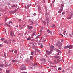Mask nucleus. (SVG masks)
Returning <instances> with one entry per match:
<instances>
[{
  "label": "nucleus",
  "instance_id": "1",
  "mask_svg": "<svg viewBox=\"0 0 73 73\" xmlns=\"http://www.w3.org/2000/svg\"><path fill=\"white\" fill-rule=\"evenodd\" d=\"M50 52L48 51V50H46V53L48 55H50V54H51V52H52L53 51V48H54V46H51L50 47Z\"/></svg>",
  "mask_w": 73,
  "mask_h": 73
},
{
  "label": "nucleus",
  "instance_id": "2",
  "mask_svg": "<svg viewBox=\"0 0 73 73\" xmlns=\"http://www.w3.org/2000/svg\"><path fill=\"white\" fill-rule=\"evenodd\" d=\"M46 20L47 21V25H48V24H49V18L48 17H47V18L46 19Z\"/></svg>",
  "mask_w": 73,
  "mask_h": 73
},
{
  "label": "nucleus",
  "instance_id": "3",
  "mask_svg": "<svg viewBox=\"0 0 73 73\" xmlns=\"http://www.w3.org/2000/svg\"><path fill=\"white\" fill-rule=\"evenodd\" d=\"M55 58H57V61H58V60H59V59H60V58H61L60 57V56L59 57V56H55Z\"/></svg>",
  "mask_w": 73,
  "mask_h": 73
},
{
  "label": "nucleus",
  "instance_id": "4",
  "mask_svg": "<svg viewBox=\"0 0 73 73\" xmlns=\"http://www.w3.org/2000/svg\"><path fill=\"white\" fill-rule=\"evenodd\" d=\"M21 70H26V68H25V66H24V67L21 69Z\"/></svg>",
  "mask_w": 73,
  "mask_h": 73
},
{
  "label": "nucleus",
  "instance_id": "5",
  "mask_svg": "<svg viewBox=\"0 0 73 73\" xmlns=\"http://www.w3.org/2000/svg\"><path fill=\"white\" fill-rule=\"evenodd\" d=\"M57 50V52H58L57 54H58V55H59V54H60V53H61V51H60V50Z\"/></svg>",
  "mask_w": 73,
  "mask_h": 73
},
{
  "label": "nucleus",
  "instance_id": "6",
  "mask_svg": "<svg viewBox=\"0 0 73 73\" xmlns=\"http://www.w3.org/2000/svg\"><path fill=\"white\" fill-rule=\"evenodd\" d=\"M68 48L69 49H72L73 48V46L70 45L69 46H68Z\"/></svg>",
  "mask_w": 73,
  "mask_h": 73
},
{
  "label": "nucleus",
  "instance_id": "7",
  "mask_svg": "<svg viewBox=\"0 0 73 73\" xmlns=\"http://www.w3.org/2000/svg\"><path fill=\"white\" fill-rule=\"evenodd\" d=\"M27 27L28 28H29V29H32V28H33V27H32V26H30L29 25H28L27 26Z\"/></svg>",
  "mask_w": 73,
  "mask_h": 73
},
{
  "label": "nucleus",
  "instance_id": "8",
  "mask_svg": "<svg viewBox=\"0 0 73 73\" xmlns=\"http://www.w3.org/2000/svg\"><path fill=\"white\" fill-rule=\"evenodd\" d=\"M10 36L11 37H13V31L12 30L10 31Z\"/></svg>",
  "mask_w": 73,
  "mask_h": 73
},
{
  "label": "nucleus",
  "instance_id": "9",
  "mask_svg": "<svg viewBox=\"0 0 73 73\" xmlns=\"http://www.w3.org/2000/svg\"><path fill=\"white\" fill-rule=\"evenodd\" d=\"M47 32H48V33H51V34H52V32L50 31V30H49V29H48L47 30Z\"/></svg>",
  "mask_w": 73,
  "mask_h": 73
},
{
  "label": "nucleus",
  "instance_id": "10",
  "mask_svg": "<svg viewBox=\"0 0 73 73\" xmlns=\"http://www.w3.org/2000/svg\"><path fill=\"white\" fill-rule=\"evenodd\" d=\"M32 5V4H29L27 6V7H26L27 9H28L30 7H31V6Z\"/></svg>",
  "mask_w": 73,
  "mask_h": 73
},
{
  "label": "nucleus",
  "instance_id": "11",
  "mask_svg": "<svg viewBox=\"0 0 73 73\" xmlns=\"http://www.w3.org/2000/svg\"><path fill=\"white\" fill-rule=\"evenodd\" d=\"M36 33L35 32L34 33H33L32 35H31V38H33V36H34V35H35V33Z\"/></svg>",
  "mask_w": 73,
  "mask_h": 73
},
{
  "label": "nucleus",
  "instance_id": "12",
  "mask_svg": "<svg viewBox=\"0 0 73 73\" xmlns=\"http://www.w3.org/2000/svg\"><path fill=\"white\" fill-rule=\"evenodd\" d=\"M63 10V9H60L58 11V13H61V12H62V11Z\"/></svg>",
  "mask_w": 73,
  "mask_h": 73
},
{
  "label": "nucleus",
  "instance_id": "13",
  "mask_svg": "<svg viewBox=\"0 0 73 73\" xmlns=\"http://www.w3.org/2000/svg\"><path fill=\"white\" fill-rule=\"evenodd\" d=\"M17 7V5H15V4H13V5L11 6V8H13V7Z\"/></svg>",
  "mask_w": 73,
  "mask_h": 73
},
{
  "label": "nucleus",
  "instance_id": "14",
  "mask_svg": "<svg viewBox=\"0 0 73 73\" xmlns=\"http://www.w3.org/2000/svg\"><path fill=\"white\" fill-rule=\"evenodd\" d=\"M36 51V52H38L39 53H40L41 52H40V50L38 49H36L35 50Z\"/></svg>",
  "mask_w": 73,
  "mask_h": 73
},
{
  "label": "nucleus",
  "instance_id": "15",
  "mask_svg": "<svg viewBox=\"0 0 73 73\" xmlns=\"http://www.w3.org/2000/svg\"><path fill=\"white\" fill-rule=\"evenodd\" d=\"M29 22L31 23V24H33V22L32 21H31V20H29Z\"/></svg>",
  "mask_w": 73,
  "mask_h": 73
},
{
  "label": "nucleus",
  "instance_id": "16",
  "mask_svg": "<svg viewBox=\"0 0 73 73\" xmlns=\"http://www.w3.org/2000/svg\"><path fill=\"white\" fill-rule=\"evenodd\" d=\"M10 70H6V73H10Z\"/></svg>",
  "mask_w": 73,
  "mask_h": 73
},
{
  "label": "nucleus",
  "instance_id": "17",
  "mask_svg": "<svg viewBox=\"0 0 73 73\" xmlns=\"http://www.w3.org/2000/svg\"><path fill=\"white\" fill-rule=\"evenodd\" d=\"M71 15L70 16H68L67 17V19H70L71 18Z\"/></svg>",
  "mask_w": 73,
  "mask_h": 73
},
{
  "label": "nucleus",
  "instance_id": "18",
  "mask_svg": "<svg viewBox=\"0 0 73 73\" xmlns=\"http://www.w3.org/2000/svg\"><path fill=\"white\" fill-rule=\"evenodd\" d=\"M33 56H31L30 57V60H32V61H33Z\"/></svg>",
  "mask_w": 73,
  "mask_h": 73
},
{
  "label": "nucleus",
  "instance_id": "19",
  "mask_svg": "<svg viewBox=\"0 0 73 73\" xmlns=\"http://www.w3.org/2000/svg\"><path fill=\"white\" fill-rule=\"evenodd\" d=\"M39 36H40V35H38L37 36V37L36 38L37 39L36 40L37 41H38V37H39Z\"/></svg>",
  "mask_w": 73,
  "mask_h": 73
},
{
  "label": "nucleus",
  "instance_id": "20",
  "mask_svg": "<svg viewBox=\"0 0 73 73\" xmlns=\"http://www.w3.org/2000/svg\"><path fill=\"white\" fill-rule=\"evenodd\" d=\"M58 46H59V47H60L61 46H62V45H61V42H60V44H58Z\"/></svg>",
  "mask_w": 73,
  "mask_h": 73
},
{
  "label": "nucleus",
  "instance_id": "21",
  "mask_svg": "<svg viewBox=\"0 0 73 73\" xmlns=\"http://www.w3.org/2000/svg\"><path fill=\"white\" fill-rule=\"evenodd\" d=\"M41 60L42 61H45V58H43L41 59Z\"/></svg>",
  "mask_w": 73,
  "mask_h": 73
},
{
  "label": "nucleus",
  "instance_id": "22",
  "mask_svg": "<svg viewBox=\"0 0 73 73\" xmlns=\"http://www.w3.org/2000/svg\"><path fill=\"white\" fill-rule=\"evenodd\" d=\"M25 61H29V59L27 58L25 60Z\"/></svg>",
  "mask_w": 73,
  "mask_h": 73
},
{
  "label": "nucleus",
  "instance_id": "23",
  "mask_svg": "<svg viewBox=\"0 0 73 73\" xmlns=\"http://www.w3.org/2000/svg\"><path fill=\"white\" fill-rule=\"evenodd\" d=\"M4 65L3 64H0V67H3Z\"/></svg>",
  "mask_w": 73,
  "mask_h": 73
},
{
  "label": "nucleus",
  "instance_id": "24",
  "mask_svg": "<svg viewBox=\"0 0 73 73\" xmlns=\"http://www.w3.org/2000/svg\"><path fill=\"white\" fill-rule=\"evenodd\" d=\"M12 21H10L9 22V25H10V24H12Z\"/></svg>",
  "mask_w": 73,
  "mask_h": 73
},
{
  "label": "nucleus",
  "instance_id": "25",
  "mask_svg": "<svg viewBox=\"0 0 73 73\" xmlns=\"http://www.w3.org/2000/svg\"><path fill=\"white\" fill-rule=\"evenodd\" d=\"M4 43H7V44H8V42H7V40H5L4 42Z\"/></svg>",
  "mask_w": 73,
  "mask_h": 73
},
{
  "label": "nucleus",
  "instance_id": "26",
  "mask_svg": "<svg viewBox=\"0 0 73 73\" xmlns=\"http://www.w3.org/2000/svg\"><path fill=\"white\" fill-rule=\"evenodd\" d=\"M63 7H64V5H61V9H63Z\"/></svg>",
  "mask_w": 73,
  "mask_h": 73
},
{
  "label": "nucleus",
  "instance_id": "27",
  "mask_svg": "<svg viewBox=\"0 0 73 73\" xmlns=\"http://www.w3.org/2000/svg\"><path fill=\"white\" fill-rule=\"evenodd\" d=\"M15 61H17V60H13L12 61V62H15Z\"/></svg>",
  "mask_w": 73,
  "mask_h": 73
},
{
  "label": "nucleus",
  "instance_id": "28",
  "mask_svg": "<svg viewBox=\"0 0 73 73\" xmlns=\"http://www.w3.org/2000/svg\"><path fill=\"white\" fill-rule=\"evenodd\" d=\"M68 46H65L64 48V49H67V48H68Z\"/></svg>",
  "mask_w": 73,
  "mask_h": 73
},
{
  "label": "nucleus",
  "instance_id": "29",
  "mask_svg": "<svg viewBox=\"0 0 73 73\" xmlns=\"http://www.w3.org/2000/svg\"><path fill=\"white\" fill-rule=\"evenodd\" d=\"M1 41H4V40H5V39L4 38H2L1 39Z\"/></svg>",
  "mask_w": 73,
  "mask_h": 73
},
{
  "label": "nucleus",
  "instance_id": "30",
  "mask_svg": "<svg viewBox=\"0 0 73 73\" xmlns=\"http://www.w3.org/2000/svg\"><path fill=\"white\" fill-rule=\"evenodd\" d=\"M66 32V31H64L63 32V34L64 35H65V34L66 33H65Z\"/></svg>",
  "mask_w": 73,
  "mask_h": 73
},
{
  "label": "nucleus",
  "instance_id": "31",
  "mask_svg": "<svg viewBox=\"0 0 73 73\" xmlns=\"http://www.w3.org/2000/svg\"><path fill=\"white\" fill-rule=\"evenodd\" d=\"M43 23H44V24L45 25L46 24V22L45 21H43Z\"/></svg>",
  "mask_w": 73,
  "mask_h": 73
},
{
  "label": "nucleus",
  "instance_id": "32",
  "mask_svg": "<svg viewBox=\"0 0 73 73\" xmlns=\"http://www.w3.org/2000/svg\"><path fill=\"white\" fill-rule=\"evenodd\" d=\"M58 69L59 70H61V68L59 67L58 68Z\"/></svg>",
  "mask_w": 73,
  "mask_h": 73
},
{
  "label": "nucleus",
  "instance_id": "33",
  "mask_svg": "<svg viewBox=\"0 0 73 73\" xmlns=\"http://www.w3.org/2000/svg\"><path fill=\"white\" fill-rule=\"evenodd\" d=\"M2 46H3V45L0 44V48H1V47H2Z\"/></svg>",
  "mask_w": 73,
  "mask_h": 73
},
{
  "label": "nucleus",
  "instance_id": "34",
  "mask_svg": "<svg viewBox=\"0 0 73 73\" xmlns=\"http://www.w3.org/2000/svg\"><path fill=\"white\" fill-rule=\"evenodd\" d=\"M30 37H31L29 36V40H30V41H31L32 40H31V39L30 38Z\"/></svg>",
  "mask_w": 73,
  "mask_h": 73
},
{
  "label": "nucleus",
  "instance_id": "35",
  "mask_svg": "<svg viewBox=\"0 0 73 73\" xmlns=\"http://www.w3.org/2000/svg\"><path fill=\"white\" fill-rule=\"evenodd\" d=\"M31 55H33V52H31Z\"/></svg>",
  "mask_w": 73,
  "mask_h": 73
},
{
  "label": "nucleus",
  "instance_id": "36",
  "mask_svg": "<svg viewBox=\"0 0 73 73\" xmlns=\"http://www.w3.org/2000/svg\"><path fill=\"white\" fill-rule=\"evenodd\" d=\"M70 37H72V35L71 34H70Z\"/></svg>",
  "mask_w": 73,
  "mask_h": 73
},
{
  "label": "nucleus",
  "instance_id": "37",
  "mask_svg": "<svg viewBox=\"0 0 73 73\" xmlns=\"http://www.w3.org/2000/svg\"><path fill=\"white\" fill-rule=\"evenodd\" d=\"M68 53H70V50H69L68 51Z\"/></svg>",
  "mask_w": 73,
  "mask_h": 73
},
{
  "label": "nucleus",
  "instance_id": "38",
  "mask_svg": "<svg viewBox=\"0 0 73 73\" xmlns=\"http://www.w3.org/2000/svg\"><path fill=\"white\" fill-rule=\"evenodd\" d=\"M34 15L35 16H36V13H35L34 14Z\"/></svg>",
  "mask_w": 73,
  "mask_h": 73
},
{
  "label": "nucleus",
  "instance_id": "39",
  "mask_svg": "<svg viewBox=\"0 0 73 73\" xmlns=\"http://www.w3.org/2000/svg\"><path fill=\"white\" fill-rule=\"evenodd\" d=\"M54 26H55V25L54 24L53 25L52 27H54Z\"/></svg>",
  "mask_w": 73,
  "mask_h": 73
},
{
  "label": "nucleus",
  "instance_id": "40",
  "mask_svg": "<svg viewBox=\"0 0 73 73\" xmlns=\"http://www.w3.org/2000/svg\"><path fill=\"white\" fill-rule=\"evenodd\" d=\"M61 42H63V41H64V40H63L62 39H61Z\"/></svg>",
  "mask_w": 73,
  "mask_h": 73
},
{
  "label": "nucleus",
  "instance_id": "41",
  "mask_svg": "<svg viewBox=\"0 0 73 73\" xmlns=\"http://www.w3.org/2000/svg\"><path fill=\"white\" fill-rule=\"evenodd\" d=\"M60 35H61V36H62V37H63V35H62V34H60Z\"/></svg>",
  "mask_w": 73,
  "mask_h": 73
},
{
  "label": "nucleus",
  "instance_id": "42",
  "mask_svg": "<svg viewBox=\"0 0 73 73\" xmlns=\"http://www.w3.org/2000/svg\"><path fill=\"white\" fill-rule=\"evenodd\" d=\"M17 51L16 50V51H14V53H17Z\"/></svg>",
  "mask_w": 73,
  "mask_h": 73
},
{
  "label": "nucleus",
  "instance_id": "43",
  "mask_svg": "<svg viewBox=\"0 0 73 73\" xmlns=\"http://www.w3.org/2000/svg\"><path fill=\"white\" fill-rule=\"evenodd\" d=\"M62 14V15H64L65 14V13L64 12H63Z\"/></svg>",
  "mask_w": 73,
  "mask_h": 73
},
{
  "label": "nucleus",
  "instance_id": "44",
  "mask_svg": "<svg viewBox=\"0 0 73 73\" xmlns=\"http://www.w3.org/2000/svg\"><path fill=\"white\" fill-rule=\"evenodd\" d=\"M29 40V37H28L27 38V40Z\"/></svg>",
  "mask_w": 73,
  "mask_h": 73
},
{
  "label": "nucleus",
  "instance_id": "45",
  "mask_svg": "<svg viewBox=\"0 0 73 73\" xmlns=\"http://www.w3.org/2000/svg\"><path fill=\"white\" fill-rule=\"evenodd\" d=\"M33 66H35V64H33Z\"/></svg>",
  "mask_w": 73,
  "mask_h": 73
},
{
  "label": "nucleus",
  "instance_id": "46",
  "mask_svg": "<svg viewBox=\"0 0 73 73\" xmlns=\"http://www.w3.org/2000/svg\"><path fill=\"white\" fill-rule=\"evenodd\" d=\"M7 26H8V27H10V25H8V24H7Z\"/></svg>",
  "mask_w": 73,
  "mask_h": 73
},
{
  "label": "nucleus",
  "instance_id": "47",
  "mask_svg": "<svg viewBox=\"0 0 73 73\" xmlns=\"http://www.w3.org/2000/svg\"><path fill=\"white\" fill-rule=\"evenodd\" d=\"M35 55H37V54H36V52H35Z\"/></svg>",
  "mask_w": 73,
  "mask_h": 73
},
{
  "label": "nucleus",
  "instance_id": "48",
  "mask_svg": "<svg viewBox=\"0 0 73 73\" xmlns=\"http://www.w3.org/2000/svg\"><path fill=\"white\" fill-rule=\"evenodd\" d=\"M12 41H13V42L15 41V40L13 39V40Z\"/></svg>",
  "mask_w": 73,
  "mask_h": 73
},
{
  "label": "nucleus",
  "instance_id": "49",
  "mask_svg": "<svg viewBox=\"0 0 73 73\" xmlns=\"http://www.w3.org/2000/svg\"><path fill=\"white\" fill-rule=\"evenodd\" d=\"M0 71H2V70L0 68Z\"/></svg>",
  "mask_w": 73,
  "mask_h": 73
},
{
  "label": "nucleus",
  "instance_id": "50",
  "mask_svg": "<svg viewBox=\"0 0 73 73\" xmlns=\"http://www.w3.org/2000/svg\"><path fill=\"white\" fill-rule=\"evenodd\" d=\"M13 36H14V37H15V34H13Z\"/></svg>",
  "mask_w": 73,
  "mask_h": 73
},
{
  "label": "nucleus",
  "instance_id": "51",
  "mask_svg": "<svg viewBox=\"0 0 73 73\" xmlns=\"http://www.w3.org/2000/svg\"><path fill=\"white\" fill-rule=\"evenodd\" d=\"M40 48H43V46H41Z\"/></svg>",
  "mask_w": 73,
  "mask_h": 73
},
{
  "label": "nucleus",
  "instance_id": "52",
  "mask_svg": "<svg viewBox=\"0 0 73 73\" xmlns=\"http://www.w3.org/2000/svg\"><path fill=\"white\" fill-rule=\"evenodd\" d=\"M41 46H43V45H42V44H41Z\"/></svg>",
  "mask_w": 73,
  "mask_h": 73
},
{
  "label": "nucleus",
  "instance_id": "53",
  "mask_svg": "<svg viewBox=\"0 0 73 73\" xmlns=\"http://www.w3.org/2000/svg\"><path fill=\"white\" fill-rule=\"evenodd\" d=\"M7 19V17H6L5 19V21H6V20H7V19Z\"/></svg>",
  "mask_w": 73,
  "mask_h": 73
},
{
  "label": "nucleus",
  "instance_id": "54",
  "mask_svg": "<svg viewBox=\"0 0 73 73\" xmlns=\"http://www.w3.org/2000/svg\"><path fill=\"white\" fill-rule=\"evenodd\" d=\"M52 67H55V66H52Z\"/></svg>",
  "mask_w": 73,
  "mask_h": 73
},
{
  "label": "nucleus",
  "instance_id": "55",
  "mask_svg": "<svg viewBox=\"0 0 73 73\" xmlns=\"http://www.w3.org/2000/svg\"><path fill=\"white\" fill-rule=\"evenodd\" d=\"M54 61H55V62H57V61H56V60H54Z\"/></svg>",
  "mask_w": 73,
  "mask_h": 73
},
{
  "label": "nucleus",
  "instance_id": "56",
  "mask_svg": "<svg viewBox=\"0 0 73 73\" xmlns=\"http://www.w3.org/2000/svg\"><path fill=\"white\" fill-rule=\"evenodd\" d=\"M6 30H5V32L6 33Z\"/></svg>",
  "mask_w": 73,
  "mask_h": 73
},
{
  "label": "nucleus",
  "instance_id": "57",
  "mask_svg": "<svg viewBox=\"0 0 73 73\" xmlns=\"http://www.w3.org/2000/svg\"><path fill=\"white\" fill-rule=\"evenodd\" d=\"M54 1H53V2H52V3H54Z\"/></svg>",
  "mask_w": 73,
  "mask_h": 73
},
{
  "label": "nucleus",
  "instance_id": "58",
  "mask_svg": "<svg viewBox=\"0 0 73 73\" xmlns=\"http://www.w3.org/2000/svg\"><path fill=\"white\" fill-rule=\"evenodd\" d=\"M45 41H46V40H44V42H45Z\"/></svg>",
  "mask_w": 73,
  "mask_h": 73
},
{
  "label": "nucleus",
  "instance_id": "59",
  "mask_svg": "<svg viewBox=\"0 0 73 73\" xmlns=\"http://www.w3.org/2000/svg\"><path fill=\"white\" fill-rule=\"evenodd\" d=\"M36 43H35V44H33V45H36Z\"/></svg>",
  "mask_w": 73,
  "mask_h": 73
},
{
  "label": "nucleus",
  "instance_id": "60",
  "mask_svg": "<svg viewBox=\"0 0 73 73\" xmlns=\"http://www.w3.org/2000/svg\"><path fill=\"white\" fill-rule=\"evenodd\" d=\"M13 52V50H12V52Z\"/></svg>",
  "mask_w": 73,
  "mask_h": 73
},
{
  "label": "nucleus",
  "instance_id": "61",
  "mask_svg": "<svg viewBox=\"0 0 73 73\" xmlns=\"http://www.w3.org/2000/svg\"><path fill=\"white\" fill-rule=\"evenodd\" d=\"M9 41H10V42H11V40H9Z\"/></svg>",
  "mask_w": 73,
  "mask_h": 73
},
{
  "label": "nucleus",
  "instance_id": "62",
  "mask_svg": "<svg viewBox=\"0 0 73 73\" xmlns=\"http://www.w3.org/2000/svg\"><path fill=\"white\" fill-rule=\"evenodd\" d=\"M37 63H36L35 65H37Z\"/></svg>",
  "mask_w": 73,
  "mask_h": 73
},
{
  "label": "nucleus",
  "instance_id": "63",
  "mask_svg": "<svg viewBox=\"0 0 73 73\" xmlns=\"http://www.w3.org/2000/svg\"><path fill=\"white\" fill-rule=\"evenodd\" d=\"M25 25H23V26H24Z\"/></svg>",
  "mask_w": 73,
  "mask_h": 73
},
{
  "label": "nucleus",
  "instance_id": "64",
  "mask_svg": "<svg viewBox=\"0 0 73 73\" xmlns=\"http://www.w3.org/2000/svg\"><path fill=\"white\" fill-rule=\"evenodd\" d=\"M72 35H73V32H72Z\"/></svg>",
  "mask_w": 73,
  "mask_h": 73
}]
</instances>
